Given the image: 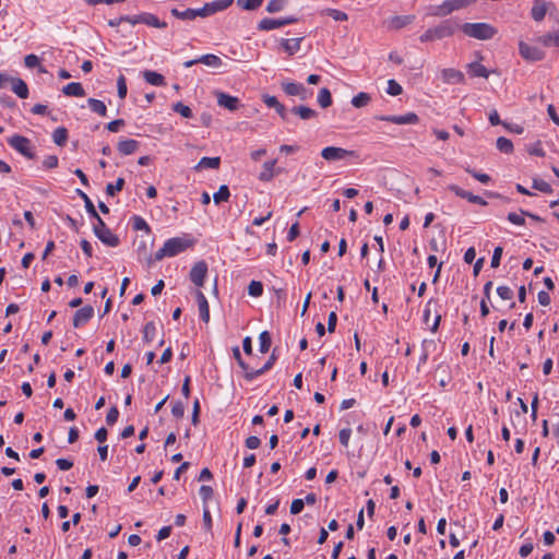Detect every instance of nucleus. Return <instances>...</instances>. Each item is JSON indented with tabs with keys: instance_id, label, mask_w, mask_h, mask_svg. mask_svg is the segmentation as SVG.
I'll use <instances>...</instances> for the list:
<instances>
[{
	"instance_id": "1",
	"label": "nucleus",
	"mask_w": 559,
	"mask_h": 559,
	"mask_svg": "<svg viewBox=\"0 0 559 559\" xmlns=\"http://www.w3.org/2000/svg\"><path fill=\"white\" fill-rule=\"evenodd\" d=\"M193 245V241L185 237H174L165 241L164 246L155 253L154 258L148 259V264L159 261L166 257H175Z\"/></svg>"
},
{
	"instance_id": "2",
	"label": "nucleus",
	"mask_w": 559,
	"mask_h": 559,
	"mask_svg": "<svg viewBox=\"0 0 559 559\" xmlns=\"http://www.w3.org/2000/svg\"><path fill=\"white\" fill-rule=\"evenodd\" d=\"M459 27V23L454 20H444L437 26L428 28L423 35H420L419 40L421 43H428L450 37Z\"/></svg>"
},
{
	"instance_id": "3",
	"label": "nucleus",
	"mask_w": 559,
	"mask_h": 559,
	"mask_svg": "<svg viewBox=\"0 0 559 559\" xmlns=\"http://www.w3.org/2000/svg\"><path fill=\"white\" fill-rule=\"evenodd\" d=\"M460 27L466 36L479 40L491 39L497 34V29L492 25L483 22L465 23Z\"/></svg>"
},
{
	"instance_id": "4",
	"label": "nucleus",
	"mask_w": 559,
	"mask_h": 559,
	"mask_svg": "<svg viewBox=\"0 0 559 559\" xmlns=\"http://www.w3.org/2000/svg\"><path fill=\"white\" fill-rule=\"evenodd\" d=\"M96 221V224L93 226V231L95 236L105 245L109 247H117L119 245V238L111 233V230L107 227L103 218L97 214L96 217H93Z\"/></svg>"
},
{
	"instance_id": "5",
	"label": "nucleus",
	"mask_w": 559,
	"mask_h": 559,
	"mask_svg": "<svg viewBox=\"0 0 559 559\" xmlns=\"http://www.w3.org/2000/svg\"><path fill=\"white\" fill-rule=\"evenodd\" d=\"M474 3V0H445L442 4L435 7L430 13L433 16H445L453 11L466 8Z\"/></svg>"
},
{
	"instance_id": "6",
	"label": "nucleus",
	"mask_w": 559,
	"mask_h": 559,
	"mask_svg": "<svg viewBox=\"0 0 559 559\" xmlns=\"http://www.w3.org/2000/svg\"><path fill=\"white\" fill-rule=\"evenodd\" d=\"M321 156L325 160L329 162H335L345 159L347 157H355L357 158L358 155L355 151L345 150L343 147H336V146H326L321 151Z\"/></svg>"
},
{
	"instance_id": "7",
	"label": "nucleus",
	"mask_w": 559,
	"mask_h": 559,
	"mask_svg": "<svg viewBox=\"0 0 559 559\" xmlns=\"http://www.w3.org/2000/svg\"><path fill=\"white\" fill-rule=\"evenodd\" d=\"M8 143L11 147H13L15 151H17L23 156H25L29 159H33L35 157V155L32 151L31 141L27 138H25L23 135L15 134L8 140Z\"/></svg>"
},
{
	"instance_id": "8",
	"label": "nucleus",
	"mask_w": 559,
	"mask_h": 559,
	"mask_svg": "<svg viewBox=\"0 0 559 559\" xmlns=\"http://www.w3.org/2000/svg\"><path fill=\"white\" fill-rule=\"evenodd\" d=\"M282 90L288 96H297L301 100H307L312 96V91L308 90L304 84L296 82H282Z\"/></svg>"
},
{
	"instance_id": "9",
	"label": "nucleus",
	"mask_w": 559,
	"mask_h": 559,
	"mask_svg": "<svg viewBox=\"0 0 559 559\" xmlns=\"http://www.w3.org/2000/svg\"><path fill=\"white\" fill-rule=\"evenodd\" d=\"M207 264L205 261L197 262L189 274L190 281L197 286L202 287L204 285L205 277L207 275Z\"/></svg>"
},
{
	"instance_id": "10",
	"label": "nucleus",
	"mask_w": 559,
	"mask_h": 559,
	"mask_svg": "<svg viewBox=\"0 0 559 559\" xmlns=\"http://www.w3.org/2000/svg\"><path fill=\"white\" fill-rule=\"evenodd\" d=\"M519 51L520 55L527 61H539L545 58V52L543 50L524 41H520Z\"/></svg>"
},
{
	"instance_id": "11",
	"label": "nucleus",
	"mask_w": 559,
	"mask_h": 559,
	"mask_svg": "<svg viewBox=\"0 0 559 559\" xmlns=\"http://www.w3.org/2000/svg\"><path fill=\"white\" fill-rule=\"evenodd\" d=\"M376 119L380 121H388L396 124H415L419 118L415 112H407L401 116H376Z\"/></svg>"
},
{
	"instance_id": "12",
	"label": "nucleus",
	"mask_w": 559,
	"mask_h": 559,
	"mask_svg": "<svg viewBox=\"0 0 559 559\" xmlns=\"http://www.w3.org/2000/svg\"><path fill=\"white\" fill-rule=\"evenodd\" d=\"M448 189L454 192L459 198L466 199L471 203L479 204L481 206H486L488 204L481 197L475 195L472 192L462 189L457 185H449Z\"/></svg>"
},
{
	"instance_id": "13",
	"label": "nucleus",
	"mask_w": 559,
	"mask_h": 559,
	"mask_svg": "<svg viewBox=\"0 0 559 559\" xmlns=\"http://www.w3.org/2000/svg\"><path fill=\"white\" fill-rule=\"evenodd\" d=\"M551 2L546 0H534L531 9V16L534 21L540 22L545 19Z\"/></svg>"
},
{
	"instance_id": "14",
	"label": "nucleus",
	"mask_w": 559,
	"mask_h": 559,
	"mask_svg": "<svg viewBox=\"0 0 559 559\" xmlns=\"http://www.w3.org/2000/svg\"><path fill=\"white\" fill-rule=\"evenodd\" d=\"M94 316V308L92 306H85L79 309L73 316V326L80 328L87 323Z\"/></svg>"
},
{
	"instance_id": "15",
	"label": "nucleus",
	"mask_w": 559,
	"mask_h": 559,
	"mask_svg": "<svg viewBox=\"0 0 559 559\" xmlns=\"http://www.w3.org/2000/svg\"><path fill=\"white\" fill-rule=\"evenodd\" d=\"M275 350L276 349H273L271 356L269 357V359L265 361V364L261 368L252 369L251 372H249L248 374H245V379L247 381H252L257 377L262 376L263 373H265L266 371L272 369V367L274 366V364L277 359V357L275 355Z\"/></svg>"
},
{
	"instance_id": "16",
	"label": "nucleus",
	"mask_w": 559,
	"mask_h": 559,
	"mask_svg": "<svg viewBox=\"0 0 559 559\" xmlns=\"http://www.w3.org/2000/svg\"><path fill=\"white\" fill-rule=\"evenodd\" d=\"M441 76L443 82L448 84H462L465 82L464 74L453 68L443 69L441 71Z\"/></svg>"
},
{
	"instance_id": "17",
	"label": "nucleus",
	"mask_w": 559,
	"mask_h": 559,
	"mask_svg": "<svg viewBox=\"0 0 559 559\" xmlns=\"http://www.w3.org/2000/svg\"><path fill=\"white\" fill-rule=\"evenodd\" d=\"M217 104L224 108L234 111L239 108L240 100L235 96H230L228 94L219 92L217 93Z\"/></svg>"
},
{
	"instance_id": "18",
	"label": "nucleus",
	"mask_w": 559,
	"mask_h": 559,
	"mask_svg": "<svg viewBox=\"0 0 559 559\" xmlns=\"http://www.w3.org/2000/svg\"><path fill=\"white\" fill-rule=\"evenodd\" d=\"M195 298L199 307L200 318L203 322L210 321V307L206 297L201 290H197Z\"/></svg>"
},
{
	"instance_id": "19",
	"label": "nucleus",
	"mask_w": 559,
	"mask_h": 559,
	"mask_svg": "<svg viewBox=\"0 0 559 559\" xmlns=\"http://www.w3.org/2000/svg\"><path fill=\"white\" fill-rule=\"evenodd\" d=\"M290 112L298 116L301 120H310L318 117V112L308 106H294Z\"/></svg>"
},
{
	"instance_id": "20",
	"label": "nucleus",
	"mask_w": 559,
	"mask_h": 559,
	"mask_svg": "<svg viewBox=\"0 0 559 559\" xmlns=\"http://www.w3.org/2000/svg\"><path fill=\"white\" fill-rule=\"evenodd\" d=\"M139 146L140 143L136 140L127 139L119 141L117 148L121 155H131L138 151Z\"/></svg>"
},
{
	"instance_id": "21",
	"label": "nucleus",
	"mask_w": 559,
	"mask_h": 559,
	"mask_svg": "<svg viewBox=\"0 0 559 559\" xmlns=\"http://www.w3.org/2000/svg\"><path fill=\"white\" fill-rule=\"evenodd\" d=\"M415 21V15H395L389 21V26L394 29L403 28Z\"/></svg>"
},
{
	"instance_id": "22",
	"label": "nucleus",
	"mask_w": 559,
	"mask_h": 559,
	"mask_svg": "<svg viewBox=\"0 0 559 559\" xmlns=\"http://www.w3.org/2000/svg\"><path fill=\"white\" fill-rule=\"evenodd\" d=\"M11 90L20 97L27 98L28 96V87L27 84L20 78H12L10 80Z\"/></svg>"
},
{
	"instance_id": "23",
	"label": "nucleus",
	"mask_w": 559,
	"mask_h": 559,
	"mask_svg": "<svg viewBox=\"0 0 559 559\" xmlns=\"http://www.w3.org/2000/svg\"><path fill=\"white\" fill-rule=\"evenodd\" d=\"M277 163V159L267 160L263 164V171L260 173L259 179L261 181H271L275 175V165Z\"/></svg>"
},
{
	"instance_id": "24",
	"label": "nucleus",
	"mask_w": 559,
	"mask_h": 559,
	"mask_svg": "<svg viewBox=\"0 0 559 559\" xmlns=\"http://www.w3.org/2000/svg\"><path fill=\"white\" fill-rule=\"evenodd\" d=\"M467 72L473 78L488 79L490 72L479 62H472L467 64Z\"/></svg>"
},
{
	"instance_id": "25",
	"label": "nucleus",
	"mask_w": 559,
	"mask_h": 559,
	"mask_svg": "<svg viewBox=\"0 0 559 559\" xmlns=\"http://www.w3.org/2000/svg\"><path fill=\"white\" fill-rule=\"evenodd\" d=\"M536 40L538 44H540L545 47H551V46L559 47V31L544 34V35L537 37Z\"/></svg>"
},
{
	"instance_id": "26",
	"label": "nucleus",
	"mask_w": 559,
	"mask_h": 559,
	"mask_svg": "<svg viewBox=\"0 0 559 559\" xmlns=\"http://www.w3.org/2000/svg\"><path fill=\"white\" fill-rule=\"evenodd\" d=\"M234 0H215L212 2L205 3L209 10L210 15H213L217 12L224 11L233 4Z\"/></svg>"
},
{
	"instance_id": "27",
	"label": "nucleus",
	"mask_w": 559,
	"mask_h": 559,
	"mask_svg": "<svg viewBox=\"0 0 559 559\" xmlns=\"http://www.w3.org/2000/svg\"><path fill=\"white\" fill-rule=\"evenodd\" d=\"M302 38H292V39H282L281 45L282 48L287 52L289 56L295 55L300 49V43Z\"/></svg>"
},
{
	"instance_id": "28",
	"label": "nucleus",
	"mask_w": 559,
	"mask_h": 559,
	"mask_svg": "<svg viewBox=\"0 0 559 559\" xmlns=\"http://www.w3.org/2000/svg\"><path fill=\"white\" fill-rule=\"evenodd\" d=\"M284 26L282 19H262L258 24L260 31H272Z\"/></svg>"
},
{
	"instance_id": "29",
	"label": "nucleus",
	"mask_w": 559,
	"mask_h": 559,
	"mask_svg": "<svg viewBox=\"0 0 559 559\" xmlns=\"http://www.w3.org/2000/svg\"><path fill=\"white\" fill-rule=\"evenodd\" d=\"M62 92L67 96L83 97L85 95L82 84L78 82L67 84L63 86Z\"/></svg>"
},
{
	"instance_id": "30",
	"label": "nucleus",
	"mask_w": 559,
	"mask_h": 559,
	"mask_svg": "<svg viewBox=\"0 0 559 559\" xmlns=\"http://www.w3.org/2000/svg\"><path fill=\"white\" fill-rule=\"evenodd\" d=\"M141 20H142L143 24H146L152 27H156V28L167 27L166 22L160 21L156 15H154L152 13H146V12L141 13Z\"/></svg>"
},
{
	"instance_id": "31",
	"label": "nucleus",
	"mask_w": 559,
	"mask_h": 559,
	"mask_svg": "<svg viewBox=\"0 0 559 559\" xmlns=\"http://www.w3.org/2000/svg\"><path fill=\"white\" fill-rule=\"evenodd\" d=\"M143 78L145 81L154 86H163L165 85V78L154 71L146 70L143 72Z\"/></svg>"
},
{
	"instance_id": "32",
	"label": "nucleus",
	"mask_w": 559,
	"mask_h": 559,
	"mask_svg": "<svg viewBox=\"0 0 559 559\" xmlns=\"http://www.w3.org/2000/svg\"><path fill=\"white\" fill-rule=\"evenodd\" d=\"M87 104H88V107L91 108V110L94 111L95 114H97L102 117L107 116V107L104 102H102L99 99H95V98H88Z\"/></svg>"
},
{
	"instance_id": "33",
	"label": "nucleus",
	"mask_w": 559,
	"mask_h": 559,
	"mask_svg": "<svg viewBox=\"0 0 559 559\" xmlns=\"http://www.w3.org/2000/svg\"><path fill=\"white\" fill-rule=\"evenodd\" d=\"M221 165V158L219 157H202L198 165L195 166V169L201 168H213L216 169Z\"/></svg>"
},
{
	"instance_id": "34",
	"label": "nucleus",
	"mask_w": 559,
	"mask_h": 559,
	"mask_svg": "<svg viewBox=\"0 0 559 559\" xmlns=\"http://www.w3.org/2000/svg\"><path fill=\"white\" fill-rule=\"evenodd\" d=\"M76 193L84 201L85 209H86V212L88 213V215L91 217H96L98 213H97L92 200L90 199V197L80 189L76 190Z\"/></svg>"
},
{
	"instance_id": "35",
	"label": "nucleus",
	"mask_w": 559,
	"mask_h": 559,
	"mask_svg": "<svg viewBox=\"0 0 559 559\" xmlns=\"http://www.w3.org/2000/svg\"><path fill=\"white\" fill-rule=\"evenodd\" d=\"M371 100V97L368 93L360 92L352 98V105L356 108L366 107Z\"/></svg>"
},
{
	"instance_id": "36",
	"label": "nucleus",
	"mask_w": 559,
	"mask_h": 559,
	"mask_svg": "<svg viewBox=\"0 0 559 559\" xmlns=\"http://www.w3.org/2000/svg\"><path fill=\"white\" fill-rule=\"evenodd\" d=\"M318 104L322 107V108H328L329 106L332 105V95H331V92L329 91V88L326 87H322L320 91H319V94H318Z\"/></svg>"
},
{
	"instance_id": "37",
	"label": "nucleus",
	"mask_w": 559,
	"mask_h": 559,
	"mask_svg": "<svg viewBox=\"0 0 559 559\" xmlns=\"http://www.w3.org/2000/svg\"><path fill=\"white\" fill-rule=\"evenodd\" d=\"M52 140L57 145L63 146L68 140V130L64 127L57 128L52 133Z\"/></svg>"
},
{
	"instance_id": "38",
	"label": "nucleus",
	"mask_w": 559,
	"mask_h": 559,
	"mask_svg": "<svg viewBox=\"0 0 559 559\" xmlns=\"http://www.w3.org/2000/svg\"><path fill=\"white\" fill-rule=\"evenodd\" d=\"M259 342L260 346L259 349L262 354H265L270 350V347L272 345L271 335L267 331H263L259 335Z\"/></svg>"
},
{
	"instance_id": "39",
	"label": "nucleus",
	"mask_w": 559,
	"mask_h": 559,
	"mask_svg": "<svg viewBox=\"0 0 559 559\" xmlns=\"http://www.w3.org/2000/svg\"><path fill=\"white\" fill-rule=\"evenodd\" d=\"M198 61H200V63L213 68H217L222 64L221 58L212 53L201 56L200 58H198Z\"/></svg>"
},
{
	"instance_id": "40",
	"label": "nucleus",
	"mask_w": 559,
	"mask_h": 559,
	"mask_svg": "<svg viewBox=\"0 0 559 559\" xmlns=\"http://www.w3.org/2000/svg\"><path fill=\"white\" fill-rule=\"evenodd\" d=\"M233 357L235 358V360L237 361L238 366L243 371V376L248 374L249 372H251L252 368H250L249 365L242 359L241 354H240V349H239L238 346H235L233 348Z\"/></svg>"
},
{
	"instance_id": "41",
	"label": "nucleus",
	"mask_w": 559,
	"mask_h": 559,
	"mask_svg": "<svg viewBox=\"0 0 559 559\" xmlns=\"http://www.w3.org/2000/svg\"><path fill=\"white\" fill-rule=\"evenodd\" d=\"M170 13L173 16L179 19V20H183V21H192L194 20L193 17V9H186L183 11L177 9V8H174L170 10Z\"/></svg>"
},
{
	"instance_id": "42",
	"label": "nucleus",
	"mask_w": 559,
	"mask_h": 559,
	"mask_svg": "<svg viewBox=\"0 0 559 559\" xmlns=\"http://www.w3.org/2000/svg\"><path fill=\"white\" fill-rule=\"evenodd\" d=\"M230 197L229 188L226 185L219 187L218 191L214 193L213 200L216 204L226 202Z\"/></svg>"
},
{
	"instance_id": "43",
	"label": "nucleus",
	"mask_w": 559,
	"mask_h": 559,
	"mask_svg": "<svg viewBox=\"0 0 559 559\" xmlns=\"http://www.w3.org/2000/svg\"><path fill=\"white\" fill-rule=\"evenodd\" d=\"M497 148L502 153L510 154L513 152V143L511 140L500 136L497 140Z\"/></svg>"
},
{
	"instance_id": "44",
	"label": "nucleus",
	"mask_w": 559,
	"mask_h": 559,
	"mask_svg": "<svg viewBox=\"0 0 559 559\" xmlns=\"http://www.w3.org/2000/svg\"><path fill=\"white\" fill-rule=\"evenodd\" d=\"M263 0H237V5L242 10L253 11L261 7Z\"/></svg>"
},
{
	"instance_id": "45",
	"label": "nucleus",
	"mask_w": 559,
	"mask_h": 559,
	"mask_svg": "<svg viewBox=\"0 0 559 559\" xmlns=\"http://www.w3.org/2000/svg\"><path fill=\"white\" fill-rule=\"evenodd\" d=\"M287 1L288 0H270L265 9L269 13H277L286 7Z\"/></svg>"
},
{
	"instance_id": "46",
	"label": "nucleus",
	"mask_w": 559,
	"mask_h": 559,
	"mask_svg": "<svg viewBox=\"0 0 559 559\" xmlns=\"http://www.w3.org/2000/svg\"><path fill=\"white\" fill-rule=\"evenodd\" d=\"M155 333L156 326L154 322H147L143 329V340L147 343H151L155 337Z\"/></svg>"
},
{
	"instance_id": "47",
	"label": "nucleus",
	"mask_w": 559,
	"mask_h": 559,
	"mask_svg": "<svg viewBox=\"0 0 559 559\" xmlns=\"http://www.w3.org/2000/svg\"><path fill=\"white\" fill-rule=\"evenodd\" d=\"M124 186V179L118 178L116 183H108L106 186V193L110 197H114L117 192L121 191Z\"/></svg>"
},
{
	"instance_id": "48",
	"label": "nucleus",
	"mask_w": 559,
	"mask_h": 559,
	"mask_svg": "<svg viewBox=\"0 0 559 559\" xmlns=\"http://www.w3.org/2000/svg\"><path fill=\"white\" fill-rule=\"evenodd\" d=\"M263 293V285L259 281H251L248 286V294L252 297H260Z\"/></svg>"
},
{
	"instance_id": "49",
	"label": "nucleus",
	"mask_w": 559,
	"mask_h": 559,
	"mask_svg": "<svg viewBox=\"0 0 559 559\" xmlns=\"http://www.w3.org/2000/svg\"><path fill=\"white\" fill-rule=\"evenodd\" d=\"M323 13L331 16L335 21H347L348 20L347 13L336 10V9L329 8V9H325L323 11Z\"/></svg>"
},
{
	"instance_id": "50",
	"label": "nucleus",
	"mask_w": 559,
	"mask_h": 559,
	"mask_svg": "<svg viewBox=\"0 0 559 559\" xmlns=\"http://www.w3.org/2000/svg\"><path fill=\"white\" fill-rule=\"evenodd\" d=\"M403 92V88L401 84H399L395 80L391 79L388 81V87L386 93L391 96H397L401 95Z\"/></svg>"
},
{
	"instance_id": "51",
	"label": "nucleus",
	"mask_w": 559,
	"mask_h": 559,
	"mask_svg": "<svg viewBox=\"0 0 559 559\" xmlns=\"http://www.w3.org/2000/svg\"><path fill=\"white\" fill-rule=\"evenodd\" d=\"M174 111L181 115L183 118H191L192 117V110L189 106L178 102L173 107Z\"/></svg>"
},
{
	"instance_id": "52",
	"label": "nucleus",
	"mask_w": 559,
	"mask_h": 559,
	"mask_svg": "<svg viewBox=\"0 0 559 559\" xmlns=\"http://www.w3.org/2000/svg\"><path fill=\"white\" fill-rule=\"evenodd\" d=\"M533 188L540 191V192H544V193H551L552 192V188L551 186L546 182L545 180L543 179H534L533 180Z\"/></svg>"
},
{
	"instance_id": "53",
	"label": "nucleus",
	"mask_w": 559,
	"mask_h": 559,
	"mask_svg": "<svg viewBox=\"0 0 559 559\" xmlns=\"http://www.w3.org/2000/svg\"><path fill=\"white\" fill-rule=\"evenodd\" d=\"M522 211H520V214L511 212L508 214V221L514 225L523 226L525 224V216L522 214Z\"/></svg>"
},
{
	"instance_id": "54",
	"label": "nucleus",
	"mask_w": 559,
	"mask_h": 559,
	"mask_svg": "<svg viewBox=\"0 0 559 559\" xmlns=\"http://www.w3.org/2000/svg\"><path fill=\"white\" fill-rule=\"evenodd\" d=\"M465 170L481 183L487 185L491 180L487 174L478 173L475 169H472L471 167H466Z\"/></svg>"
},
{
	"instance_id": "55",
	"label": "nucleus",
	"mask_w": 559,
	"mask_h": 559,
	"mask_svg": "<svg viewBox=\"0 0 559 559\" xmlns=\"http://www.w3.org/2000/svg\"><path fill=\"white\" fill-rule=\"evenodd\" d=\"M497 294L503 300H511L514 295L513 290L510 287L504 286V285L497 287Z\"/></svg>"
},
{
	"instance_id": "56",
	"label": "nucleus",
	"mask_w": 559,
	"mask_h": 559,
	"mask_svg": "<svg viewBox=\"0 0 559 559\" xmlns=\"http://www.w3.org/2000/svg\"><path fill=\"white\" fill-rule=\"evenodd\" d=\"M352 436V429L350 428H343L338 432V439L343 447L347 448L348 442Z\"/></svg>"
},
{
	"instance_id": "57",
	"label": "nucleus",
	"mask_w": 559,
	"mask_h": 559,
	"mask_svg": "<svg viewBox=\"0 0 559 559\" xmlns=\"http://www.w3.org/2000/svg\"><path fill=\"white\" fill-rule=\"evenodd\" d=\"M117 88H118V96L122 99L126 97L128 87L126 78L123 75H120L117 80Z\"/></svg>"
},
{
	"instance_id": "58",
	"label": "nucleus",
	"mask_w": 559,
	"mask_h": 559,
	"mask_svg": "<svg viewBox=\"0 0 559 559\" xmlns=\"http://www.w3.org/2000/svg\"><path fill=\"white\" fill-rule=\"evenodd\" d=\"M119 417V411L116 406H112L109 408L107 416H106V423L109 426H112L117 423Z\"/></svg>"
},
{
	"instance_id": "59",
	"label": "nucleus",
	"mask_w": 559,
	"mask_h": 559,
	"mask_svg": "<svg viewBox=\"0 0 559 559\" xmlns=\"http://www.w3.org/2000/svg\"><path fill=\"white\" fill-rule=\"evenodd\" d=\"M133 228L135 230H145L147 233L151 230V228H150L148 224L145 222V219H143L140 216L133 217Z\"/></svg>"
},
{
	"instance_id": "60",
	"label": "nucleus",
	"mask_w": 559,
	"mask_h": 559,
	"mask_svg": "<svg viewBox=\"0 0 559 559\" xmlns=\"http://www.w3.org/2000/svg\"><path fill=\"white\" fill-rule=\"evenodd\" d=\"M59 159L56 155H48L43 160V166L47 169L58 167Z\"/></svg>"
},
{
	"instance_id": "61",
	"label": "nucleus",
	"mask_w": 559,
	"mask_h": 559,
	"mask_svg": "<svg viewBox=\"0 0 559 559\" xmlns=\"http://www.w3.org/2000/svg\"><path fill=\"white\" fill-rule=\"evenodd\" d=\"M200 497L202 498L203 502H206L213 497V488L207 485H202L199 490Z\"/></svg>"
},
{
	"instance_id": "62",
	"label": "nucleus",
	"mask_w": 559,
	"mask_h": 559,
	"mask_svg": "<svg viewBox=\"0 0 559 559\" xmlns=\"http://www.w3.org/2000/svg\"><path fill=\"white\" fill-rule=\"evenodd\" d=\"M503 249L502 247H496L492 253L490 265L491 267H498L500 265V260L502 257Z\"/></svg>"
},
{
	"instance_id": "63",
	"label": "nucleus",
	"mask_w": 559,
	"mask_h": 559,
	"mask_svg": "<svg viewBox=\"0 0 559 559\" xmlns=\"http://www.w3.org/2000/svg\"><path fill=\"white\" fill-rule=\"evenodd\" d=\"M305 507V501L302 499H295L293 500L290 504V513L292 514H299Z\"/></svg>"
},
{
	"instance_id": "64",
	"label": "nucleus",
	"mask_w": 559,
	"mask_h": 559,
	"mask_svg": "<svg viewBox=\"0 0 559 559\" xmlns=\"http://www.w3.org/2000/svg\"><path fill=\"white\" fill-rule=\"evenodd\" d=\"M25 67L33 69L39 66V58L36 55H27L24 59Z\"/></svg>"
}]
</instances>
